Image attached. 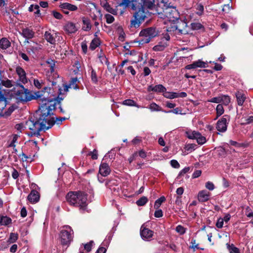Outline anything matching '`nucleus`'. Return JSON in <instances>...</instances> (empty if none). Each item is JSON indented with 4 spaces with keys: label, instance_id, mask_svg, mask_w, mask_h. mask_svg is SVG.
<instances>
[{
    "label": "nucleus",
    "instance_id": "27",
    "mask_svg": "<svg viewBox=\"0 0 253 253\" xmlns=\"http://www.w3.org/2000/svg\"><path fill=\"white\" fill-rule=\"evenodd\" d=\"M77 82H79L78 78L77 77L72 78L71 80L69 82V85L70 86V88H73L75 89H79V86L77 84Z\"/></svg>",
    "mask_w": 253,
    "mask_h": 253
},
{
    "label": "nucleus",
    "instance_id": "2",
    "mask_svg": "<svg viewBox=\"0 0 253 253\" xmlns=\"http://www.w3.org/2000/svg\"><path fill=\"white\" fill-rule=\"evenodd\" d=\"M132 10L135 12L130 20V28L137 29L147 18L148 10L155 6V0H132Z\"/></svg>",
    "mask_w": 253,
    "mask_h": 253
},
{
    "label": "nucleus",
    "instance_id": "1",
    "mask_svg": "<svg viewBox=\"0 0 253 253\" xmlns=\"http://www.w3.org/2000/svg\"><path fill=\"white\" fill-rule=\"evenodd\" d=\"M66 119L65 117L55 118L50 112H32L26 124L32 134L38 136L41 131L51 128L55 123L61 124Z\"/></svg>",
    "mask_w": 253,
    "mask_h": 253
},
{
    "label": "nucleus",
    "instance_id": "62",
    "mask_svg": "<svg viewBox=\"0 0 253 253\" xmlns=\"http://www.w3.org/2000/svg\"><path fill=\"white\" fill-rule=\"evenodd\" d=\"M51 90H52L51 87L46 86V87H44L43 89L41 92H42H42H43L44 93H45V92H47L48 95L49 93H51Z\"/></svg>",
    "mask_w": 253,
    "mask_h": 253
},
{
    "label": "nucleus",
    "instance_id": "41",
    "mask_svg": "<svg viewBox=\"0 0 253 253\" xmlns=\"http://www.w3.org/2000/svg\"><path fill=\"white\" fill-rule=\"evenodd\" d=\"M18 137H19V135L17 134L13 135L12 140L11 141L10 143L9 144L8 147H13V148H15L16 145H15V143L16 142Z\"/></svg>",
    "mask_w": 253,
    "mask_h": 253
},
{
    "label": "nucleus",
    "instance_id": "44",
    "mask_svg": "<svg viewBox=\"0 0 253 253\" xmlns=\"http://www.w3.org/2000/svg\"><path fill=\"white\" fill-rule=\"evenodd\" d=\"M105 10L107 12H109V13H111V14H112L113 15H117V11H118L117 9L113 8L111 6V5L110 4H109L107 6V8L105 9Z\"/></svg>",
    "mask_w": 253,
    "mask_h": 253
},
{
    "label": "nucleus",
    "instance_id": "51",
    "mask_svg": "<svg viewBox=\"0 0 253 253\" xmlns=\"http://www.w3.org/2000/svg\"><path fill=\"white\" fill-rule=\"evenodd\" d=\"M171 167L174 168L178 169L180 167V165L178 162L175 160H172L170 162Z\"/></svg>",
    "mask_w": 253,
    "mask_h": 253
},
{
    "label": "nucleus",
    "instance_id": "39",
    "mask_svg": "<svg viewBox=\"0 0 253 253\" xmlns=\"http://www.w3.org/2000/svg\"><path fill=\"white\" fill-rule=\"evenodd\" d=\"M194 62L197 68H206L207 67V64L200 59H199L198 60Z\"/></svg>",
    "mask_w": 253,
    "mask_h": 253
},
{
    "label": "nucleus",
    "instance_id": "24",
    "mask_svg": "<svg viewBox=\"0 0 253 253\" xmlns=\"http://www.w3.org/2000/svg\"><path fill=\"white\" fill-rule=\"evenodd\" d=\"M83 23L84 25H86V27L83 26L82 29L85 31L90 30L91 28V25L90 24V20L89 18L85 17H82Z\"/></svg>",
    "mask_w": 253,
    "mask_h": 253
},
{
    "label": "nucleus",
    "instance_id": "22",
    "mask_svg": "<svg viewBox=\"0 0 253 253\" xmlns=\"http://www.w3.org/2000/svg\"><path fill=\"white\" fill-rule=\"evenodd\" d=\"M168 44L166 42L163 41L160 42L158 44L155 45L153 47V50L155 51H163L167 46Z\"/></svg>",
    "mask_w": 253,
    "mask_h": 253
},
{
    "label": "nucleus",
    "instance_id": "35",
    "mask_svg": "<svg viewBox=\"0 0 253 253\" xmlns=\"http://www.w3.org/2000/svg\"><path fill=\"white\" fill-rule=\"evenodd\" d=\"M91 79L93 83H97L98 82L97 77L96 71L92 68L91 67Z\"/></svg>",
    "mask_w": 253,
    "mask_h": 253
},
{
    "label": "nucleus",
    "instance_id": "53",
    "mask_svg": "<svg viewBox=\"0 0 253 253\" xmlns=\"http://www.w3.org/2000/svg\"><path fill=\"white\" fill-rule=\"evenodd\" d=\"M224 219L222 218H219L216 223V226L218 228H221L223 227Z\"/></svg>",
    "mask_w": 253,
    "mask_h": 253
},
{
    "label": "nucleus",
    "instance_id": "45",
    "mask_svg": "<svg viewBox=\"0 0 253 253\" xmlns=\"http://www.w3.org/2000/svg\"><path fill=\"white\" fill-rule=\"evenodd\" d=\"M149 109L151 110V111H161L160 106L155 103H152L150 104Z\"/></svg>",
    "mask_w": 253,
    "mask_h": 253
},
{
    "label": "nucleus",
    "instance_id": "59",
    "mask_svg": "<svg viewBox=\"0 0 253 253\" xmlns=\"http://www.w3.org/2000/svg\"><path fill=\"white\" fill-rule=\"evenodd\" d=\"M163 215V211L161 210H158L154 213V216L157 218L161 217Z\"/></svg>",
    "mask_w": 253,
    "mask_h": 253
},
{
    "label": "nucleus",
    "instance_id": "19",
    "mask_svg": "<svg viewBox=\"0 0 253 253\" xmlns=\"http://www.w3.org/2000/svg\"><path fill=\"white\" fill-rule=\"evenodd\" d=\"M21 35L26 39H31L34 37L35 32L33 30L26 28L22 29Z\"/></svg>",
    "mask_w": 253,
    "mask_h": 253
},
{
    "label": "nucleus",
    "instance_id": "48",
    "mask_svg": "<svg viewBox=\"0 0 253 253\" xmlns=\"http://www.w3.org/2000/svg\"><path fill=\"white\" fill-rule=\"evenodd\" d=\"M52 13L53 17L57 19L60 20L63 18V15L59 12L53 10L52 11Z\"/></svg>",
    "mask_w": 253,
    "mask_h": 253
},
{
    "label": "nucleus",
    "instance_id": "28",
    "mask_svg": "<svg viewBox=\"0 0 253 253\" xmlns=\"http://www.w3.org/2000/svg\"><path fill=\"white\" fill-rule=\"evenodd\" d=\"M226 246L230 253H240L239 249L233 244L230 245L227 243Z\"/></svg>",
    "mask_w": 253,
    "mask_h": 253
},
{
    "label": "nucleus",
    "instance_id": "25",
    "mask_svg": "<svg viewBox=\"0 0 253 253\" xmlns=\"http://www.w3.org/2000/svg\"><path fill=\"white\" fill-rule=\"evenodd\" d=\"M11 45L10 42L5 38L0 40V48L2 49H6Z\"/></svg>",
    "mask_w": 253,
    "mask_h": 253
},
{
    "label": "nucleus",
    "instance_id": "58",
    "mask_svg": "<svg viewBox=\"0 0 253 253\" xmlns=\"http://www.w3.org/2000/svg\"><path fill=\"white\" fill-rule=\"evenodd\" d=\"M81 47L83 50V52L84 54H86L87 51V45L86 42H83L81 44Z\"/></svg>",
    "mask_w": 253,
    "mask_h": 253
},
{
    "label": "nucleus",
    "instance_id": "47",
    "mask_svg": "<svg viewBox=\"0 0 253 253\" xmlns=\"http://www.w3.org/2000/svg\"><path fill=\"white\" fill-rule=\"evenodd\" d=\"M93 242L92 241H90L89 243H87L84 245V249L87 252H89L91 250V248Z\"/></svg>",
    "mask_w": 253,
    "mask_h": 253
},
{
    "label": "nucleus",
    "instance_id": "34",
    "mask_svg": "<svg viewBox=\"0 0 253 253\" xmlns=\"http://www.w3.org/2000/svg\"><path fill=\"white\" fill-rule=\"evenodd\" d=\"M148 202V199L145 196H143L140 198L139 200H138L136 203L138 206H144L147 202Z\"/></svg>",
    "mask_w": 253,
    "mask_h": 253
},
{
    "label": "nucleus",
    "instance_id": "21",
    "mask_svg": "<svg viewBox=\"0 0 253 253\" xmlns=\"http://www.w3.org/2000/svg\"><path fill=\"white\" fill-rule=\"evenodd\" d=\"M235 95L238 104L240 106H242L246 98L245 94L243 91H237L235 93Z\"/></svg>",
    "mask_w": 253,
    "mask_h": 253
},
{
    "label": "nucleus",
    "instance_id": "13",
    "mask_svg": "<svg viewBox=\"0 0 253 253\" xmlns=\"http://www.w3.org/2000/svg\"><path fill=\"white\" fill-rule=\"evenodd\" d=\"M111 172V169L109 165L106 163H101L99 169V173L101 176L106 177Z\"/></svg>",
    "mask_w": 253,
    "mask_h": 253
},
{
    "label": "nucleus",
    "instance_id": "14",
    "mask_svg": "<svg viewBox=\"0 0 253 253\" xmlns=\"http://www.w3.org/2000/svg\"><path fill=\"white\" fill-rule=\"evenodd\" d=\"M16 72L19 76V80L24 84L27 83V79L25 70L21 67L17 66L16 68Z\"/></svg>",
    "mask_w": 253,
    "mask_h": 253
},
{
    "label": "nucleus",
    "instance_id": "52",
    "mask_svg": "<svg viewBox=\"0 0 253 253\" xmlns=\"http://www.w3.org/2000/svg\"><path fill=\"white\" fill-rule=\"evenodd\" d=\"M221 98L220 95L219 94L217 97L212 98L209 101H210L211 102H213V103H221Z\"/></svg>",
    "mask_w": 253,
    "mask_h": 253
},
{
    "label": "nucleus",
    "instance_id": "54",
    "mask_svg": "<svg viewBox=\"0 0 253 253\" xmlns=\"http://www.w3.org/2000/svg\"><path fill=\"white\" fill-rule=\"evenodd\" d=\"M206 187L209 190L211 191L214 189V185L211 182L208 181L206 183Z\"/></svg>",
    "mask_w": 253,
    "mask_h": 253
},
{
    "label": "nucleus",
    "instance_id": "16",
    "mask_svg": "<svg viewBox=\"0 0 253 253\" xmlns=\"http://www.w3.org/2000/svg\"><path fill=\"white\" fill-rule=\"evenodd\" d=\"M28 200L32 203H36L39 201L40 194L36 190H33L28 196Z\"/></svg>",
    "mask_w": 253,
    "mask_h": 253
},
{
    "label": "nucleus",
    "instance_id": "11",
    "mask_svg": "<svg viewBox=\"0 0 253 253\" xmlns=\"http://www.w3.org/2000/svg\"><path fill=\"white\" fill-rule=\"evenodd\" d=\"M229 120V117L228 116H224L219 120L216 124L217 130L220 132H225L227 129V121Z\"/></svg>",
    "mask_w": 253,
    "mask_h": 253
},
{
    "label": "nucleus",
    "instance_id": "23",
    "mask_svg": "<svg viewBox=\"0 0 253 253\" xmlns=\"http://www.w3.org/2000/svg\"><path fill=\"white\" fill-rule=\"evenodd\" d=\"M100 40L99 38H94L91 42L89 49L91 50H95L98 46L100 45Z\"/></svg>",
    "mask_w": 253,
    "mask_h": 253
},
{
    "label": "nucleus",
    "instance_id": "4",
    "mask_svg": "<svg viewBox=\"0 0 253 253\" xmlns=\"http://www.w3.org/2000/svg\"><path fill=\"white\" fill-rule=\"evenodd\" d=\"M16 87L17 88H14V91L22 101L27 102L33 99H37L43 95L41 91L31 92L20 84H17Z\"/></svg>",
    "mask_w": 253,
    "mask_h": 253
},
{
    "label": "nucleus",
    "instance_id": "30",
    "mask_svg": "<svg viewBox=\"0 0 253 253\" xmlns=\"http://www.w3.org/2000/svg\"><path fill=\"white\" fill-rule=\"evenodd\" d=\"M51 85L52 88V90H54L55 89L57 88L58 89V93L59 95L62 94V89H61V87L59 86V85L57 84V82L55 81H53L51 82Z\"/></svg>",
    "mask_w": 253,
    "mask_h": 253
},
{
    "label": "nucleus",
    "instance_id": "61",
    "mask_svg": "<svg viewBox=\"0 0 253 253\" xmlns=\"http://www.w3.org/2000/svg\"><path fill=\"white\" fill-rule=\"evenodd\" d=\"M197 68L196 67V65L195 63V62H193L192 64H188L187 65H186L185 67V68L186 69H187V70H190V69H196Z\"/></svg>",
    "mask_w": 253,
    "mask_h": 253
},
{
    "label": "nucleus",
    "instance_id": "42",
    "mask_svg": "<svg viewBox=\"0 0 253 253\" xmlns=\"http://www.w3.org/2000/svg\"><path fill=\"white\" fill-rule=\"evenodd\" d=\"M175 230L181 235L184 234L186 232V229L182 225H178L176 226Z\"/></svg>",
    "mask_w": 253,
    "mask_h": 253
},
{
    "label": "nucleus",
    "instance_id": "17",
    "mask_svg": "<svg viewBox=\"0 0 253 253\" xmlns=\"http://www.w3.org/2000/svg\"><path fill=\"white\" fill-rule=\"evenodd\" d=\"M56 33H51L50 31H46L44 34V38L46 41L51 44H54L56 42L55 35Z\"/></svg>",
    "mask_w": 253,
    "mask_h": 253
},
{
    "label": "nucleus",
    "instance_id": "46",
    "mask_svg": "<svg viewBox=\"0 0 253 253\" xmlns=\"http://www.w3.org/2000/svg\"><path fill=\"white\" fill-rule=\"evenodd\" d=\"M123 104L127 106H132L135 105V103L133 100L126 99L123 101Z\"/></svg>",
    "mask_w": 253,
    "mask_h": 253
},
{
    "label": "nucleus",
    "instance_id": "63",
    "mask_svg": "<svg viewBox=\"0 0 253 253\" xmlns=\"http://www.w3.org/2000/svg\"><path fill=\"white\" fill-rule=\"evenodd\" d=\"M151 70L148 67H145L143 69L144 76H148L151 73Z\"/></svg>",
    "mask_w": 253,
    "mask_h": 253
},
{
    "label": "nucleus",
    "instance_id": "18",
    "mask_svg": "<svg viewBox=\"0 0 253 253\" xmlns=\"http://www.w3.org/2000/svg\"><path fill=\"white\" fill-rule=\"evenodd\" d=\"M64 29L68 34L75 33L78 30L75 24L72 22H67L64 26Z\"/></svg>",
    "mask_w": 253,
    "mask_h": 253
},
{
    "label": "nucleus",
    "instance_id": "7",
    "mask_svg": "<svg viewBox=\"0 0 253 253\" xmlns=\"http://www.w3.org/2000/svg\"><path fill=\"white\" fill-rule=\"evenodd\" d=\"M163 13L169 21L173 22L178 20L180 18L179 13L176 7L170 6L169 4H164L163 7Z\"/></svg>",
    "mask_w": 253,
    "mask_h": 253
},
{
    "label": "nucleus",
    "instance_id": "49",
    "mask_svg": "<svg viewBox=\"0 0 253 253\" xmlns=\"http://www.w3.org/2000/svg\"><path fill=\"white\" fill-rule=\"evenodd\" d=\"M191 244V246H190V248L191 249H193L194 250V251H195L196 249H199V248L198 247L199 244H196L195 239H192Z\"/></svg>",
    "mask_w": 253,
    "mask_h": 253
},
{
    "label": "nucleus",
    "instance_id": "32",
    "mask_svg": "<svg viewBox=\"0 0 253 253\" xmlns=\"http://www.w3.org/2000/svg\"><path fill=\"white\" fill-rule=\"evenodd\" d=\"M165 201H166V198L164 196H162L160 198L157 199L155 202V204H154L155 209H158L160 207V206L161 205L162 203H163Z\"/></svg>",
    "mask_w": 253,
    "mask_h": 253
},
{
    "label": "nucleus",
    "instance_id": "56",
    "mask_svg": "<svg viewBox=\"0 0 253 253\" xmlns=\"http://www.w3.org/2000/svg\"><path fill=\"white\" fill-rule=\"evenodd\" d=\"M231 7V6L230 5V4H224L222 10L223 12L228 13L230 10Z\"/></svg>",
    "mask_w": 253,
    "mask_h": 253
},
{
    "label": "nucleus",
    "instance_id": "50",
    "mask_svg": "<svg viewBox=\"0 0 253 253\" xmlns=\"http://www.w3.org/2000/svg\"><path fill=\"white\" fill-rule=\"evenodd\" d=\"M89 156H91V158L93 160H96L98 158L97 151L96 150L94 149L93 151L90 152L88 154Z\"/></svg>",
    "mask_w": 253,
    "mask_h": 253
},
{
    "label": "nucleus",
    "instance_id": "20",
    "mask_svg": "<svg viewBox=\"0 0 253 253\" xmlns=\"http://www.w3.org/2000/svg\"><path fill=\"white\" fill-rule=\"evenodd\" d=\"M210 196V192L206 190L201 191L198 193V200L201 202H206L209 200Z\"/></svg>",
    "mask_w": 253,
    "mask_h": 253
},
{
    "label": "nucleus",
    "instance_id": "55",
    "mask_svg": "<svg viewBox=\"0 0 253 253\" xmlns=\"http://www.w3.org/2000/svg\"><path fill=\"white\" fill-rule=\"evenodd\" d=\"M47 63L49 64V66L50 67V70L51 71H53L54 68L55 66V61L53 60L52 59H49L46 61Z\"/></svg>",
    "mask_w": 253,
    "mask_h": 253
},
{
    "label": "nucleus",
    "instance_id": "5",
    "mask_svg": "<svg viewBox=\"0 0 253 253\" xmlns=\"http://www.w3.org/2000/svg\"><path fill=\"white\" fill-rule=\"evenodd\" d=\"M62 99L59 96L52 99L43 98L39 103V106L37 111H55L57 108L60 109V111H63L61 103Z\"/></svg>",
    "mask_w": 253,
    "mask_h": 253
},
{
    "label": "nucleus",
    "instance_id": "43",
    "mask_svg": "<svg viewBox=\"0 0 253 253\" xmlns=\"http://www.w3.org/2000/svg\"><path fill=\"white\" fill-rule=\"evenodd\" d=\"M105 17L106 19V22L108 24H111V23H113L115 20L114 17L110 14H105Z\"/></svg>",
    "mask_w": 253,
    "mask_h": 253
},
{
    "label": "nucleus",
    "instance_id": "36",
    "mask_svg": "<svg viewBox=\"0 0 253 253\" xmlns=\"http://www.w3.org/2000/svg\"><path fill=\"white\" fill-rule=\"evenodd\" d=\"M18 235L17 233H11L8 239V242L10 243H13L18 239Z\"/></svg>",
    "mask_w": 253,
    "mask_h": 253
},
{
    "label": "nucleus",
    "instance_id": "57",
    "mask_svg": "<svg viewBox=\"0 0 253 253\" xmlns=\"http://www.w3.org/2000/svg\"><path fill=\"white\" fill-rule=\"evenodd\" d=\"M34 84L35 86L39 89L42 87V83H41L38 79H34Z\"/></svg>",
    "mask_w": 253,
    "mask_h": 253
},
{
    "label": "nucleus",
    "instance_id": "40",
    "mask_svg": "<svg viewBox=\"0 0 253 253\" xmlns=\"http://www.w3.org/2000/svg\"><path fill=\"white\" fill-rule=\"evenodd\" d=\"M190 168L189 167L184 168L183 169H182L179 172L178 176L176 177V179H180L181 176L182 175H184V174L186 173L187 172H188L190 170Z\"/></svg>",
    "mask_w": 253,
    "mask_h": 253
},
{
    "label": "nucleus",
    "instance_id": "3",
    "mask_svg": "<svg viewBox=\"0 0 253 253\" xmlns=\"http://www.w3.org/2000/svg\"><path fill=\"white\" fill-rule=\"evenodd\" d=\"M66 199L71 205L79 207L81 211H84L87 207V194L81 191L69 192Z\"/></svg>",
    "mask_w": 253,
    "mask_h": 253
},
{
    "label": "nucleus",
    "instance_id": "9",
    "mask_svg": "<svg viewBox=\"0 0 253 253\" xmlns=\"http://www.w3.org/2000/svg\"><path fill=\"white\" fill-rule=\"evenodd\" d=\"M186 134L188 138L196 139L197 143L200 145H203L207 141L206 137L198 131L189 130L186 132Z\"/></svg>",
    "mask_w": 253,
    "mask_h": 253
},
{
    "label": "nucleus",
    "instance_id": "37",
    "mask_svg": "<svg viewBox=\"0 0 253 253\" xmlns=\"http://www.w3.org/2000/svg\"><path fill=\"white\" fill-rule=\"evenodd\" d=\"M196 9L198 10L196 12V14L199 16L203 15L204 10V5L202 3H199L197 4Z\"/></svg>",
    "mask_w": 253,
    "mask_h": 253
},
{
    "label": "nucleus",
    "instance_id": "64",
    "mask_svg": "<svg viewBox=\"0 0 253 253\" xmlns=\"http://www.w3.org/2000/svg\"><path fill=\"white\" fill-rule=\"evenodd\" d=\"M19 55L23 59H24L26 61H29V58L26 54L21 52L19 53Z\"/></svg>",
    "mask_w": 253,
    "mask_h": 253
},
{
    "label": "nucleus",
    "instance_id": "38",
    "mask_svg": "<svg viewBox=\"0 0 253 253\" xmlns=\"http://www.w3.org/2000/svg\"><path fill=\"white\" fill-rule=\"evenodd\" d=\"M191 26V29L193 30H198L204 28L203 26L200 23H192Z\"/></svg>",
    "mask_w": 253,
    "mask_h": 253
},
{
    "label": "nucleus",
    "instance_id": "31",
    "mask_svg": "<svg viewBox=\"0 0 253 253\" xmlns=\"http://www.w3.org/2000/svg\"><path fill=\"white\" fill-rule=\"evenodd\" d=\"M132 0H122V1L119 4V6H124L125 7L130 6L132 9Z\"/></svg>",
    "mask_w": 253,
    "mask_h": 253
},
{
    "label": "nucleus",
    "instance_id": "8",
    "mask_svg": "<svg viewBox=\"0 0 253 253\" xmlns=\"http://www.w3.org/2000/svg\"><path fill=\"white\" fill-rule=\"evenodd\" d=\"M64 228L60 231V238L62 245H68L72 240L73 231L70 226L66 225L63 227Z\"/></svg>",
    "mask_w": 253,
    "mask_h": 253
},
{
    "label": "nucleus",
    "instance_id": "12",
    "mask_svg": "<svg viewBox=\"0 0 253 253\" xmlns=\"http://www.w3.org/2000/svg\"><path fill=\"white\" fill-rule=\"evenodd\" d=\"M154 232L144 227L143 225L140 228V235L141 238L145 241H150L153 235Z\"/></svg>",
    "mask_w": 253,
    "mask_h": 253
},
{
    "label": "nucleus",
    "instance_id": "29",
    "mask_svg": "<svg viewBox=\"0 0 253 253\" xmlns=\"http://www.w3.org/2000/svg\"><path fill=\"white\" fill-rule=\"evenodd\" d=\"M221 97V103L225 105H227L230 102V98L229 96L227 95L220 94Z\"/></svg>",
    "mask_w": 253,
    "mask_h": 253
},
{
    "label": "nucleus",
    "instance_id": "10",
    "mask_svg": "<svg viewBox=\"0 0 253 253\" xmlns=\"http://www.w3.org/2000/svg\"><path fill=\"white\" fill-rule=\"evenodd\" d=\"M59 6L62 12L66 15H69V11H75L78 9V7L76 5L68 2L61 3Z\"/></svg>",
    "mask_w": 253,
    "mask_h": 253
},
{
    "label": "nucleus",
    "instance_id": "33",
    "mask_svg": "<svg viewBox=\"0 0 253 253\" xmlns=\"http://www.w3.org/2000/svg\"><path fill=\"white\" fill-rule=\"evenodd\" d=\"M187 93L185 92H172V99L175 98H185L187 96Z\"/></svg>",
    "mask_w": 253,
    "mask_h": 253
},
{
    "label": "nucleus",
    "instance_id": "60",
    "mask_svg": "<svg viewBox=\"0 0 253 253\" xmlns=\"http://www.w3.org/2000/svg\"><path fill=\"white\" fill-rule=\"evenodd\" d=\"M202 173V171L200 170H196L192 174V178H196L199 177Z\"/></svg>",
    "mask_w": 253,
    "mask_h": 253
},
{
    "label": "nucleus",
    "instance_id": "6",
    "mask_svg": "<svg viewBox=\"0 0 253 253\" xmlns=\"http://www.w3.org/2000/svg\"><path fill=\"white\" fill-rule=\"evenodd\" d=\"M159 30L155 27H151L142 29L139 33L140 39L139 41V44L149 43L152 39L159 35Z\"/></svg>",
    "mask_w": 253,
    "mask_h": 253
},
{
    "label": "nucleus",
    "instance_id": "26",
    "mask_svg": "<svg viewBox=\"0 0 253 253\" xmlns=\"http://www.w3.org/2000/svg\"><path fill=\"white\" fill-rule=\"evenodd\" d=\"M12 223V219L7 216H1L0 217V225L7 226Z\"/></svg>",
    "mask_w": 253,
    "mask_h": 253
},
{
    "label": "nucleus",
    "instance_id": "15",
    "mask_svg": "<svg viewBox=\"0 0 253 253\" xmlns=\"http://www.w3.org/2000/svg\"><path fill=\"white\" fill-rule=\"evenodd\" d=\"M147 90L149 92L153 91L157 93H164L167 90L166 88L162 84H158L155 86L150 85L148 86Z\"/></svg>",
    "mask_w": 253,
    "mask_h": 253
}]
</instances>
